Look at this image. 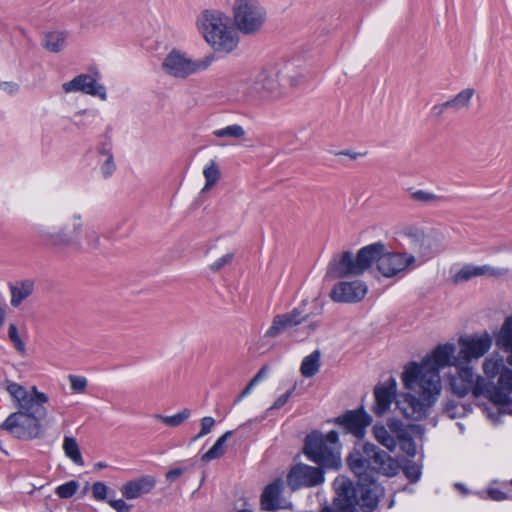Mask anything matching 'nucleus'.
I'll use <instances>...</instances> for the list:
<instances>
[{"label": "nucleus", "mask_w": 512, "mask_h": 512, "mask_svg": "<svg viewBox=\"0 0 512 512\" xmlns=\"http://www.w3.org/2000/svg\"><path fill=\"white\" fill-rule=\"evenodd\" d=\"M6 384V390L18 408L15 413L29 415L40 420L46 417L47 409L44 405L49 398L45 393L39 392L35 386L29 391L24 386L12 381H7Z\"/></svg>", "instance_id": "12"}, {"label": "nucleus", "mask_w": 512, "mask_h": 512, "mask_svg": "<svg viewBox=\"0 0 512 512\" xmlns=\"http://www.w3.org/2000/svg\"><path fill=\"white\" fill-rule=\"evenodd\" d=\"M0 90L13 95L19 90V85L16 82H0Z\"/></svg>", "instance_id": "52"}, {"label": "nucleus", "mask_w": 512, "mask_h": 512, "mask_svg": "<svg viewBox=\"0 0 512 512\" xmlns=\"http://www.w3.org/2000/svg\"><path fill=\"white\" fill-rule=\"evenodd\" d=\"M489 494L492 499L497 500V501L505 499V494L502 491L497 490V489L490 490Z\"/></svg>", "instance_id": "61"}, {"label": "nucleus", "mask_w": 512, "mask_h": 512, "mask_svg": "<svg viewBox=\"0 0 512 512\" xmlns=\"http://www.w3.org/2000/svg\"><path fill=\"white\" fill-rule=\"evenodd\" d=\"M509 273L507 268H496L489 265L471 266L466 265L462 267L454 276L455 283L468 281L474 277L481 275H489L494 277L505 276Z\"/></svg>", "instance_id": "23"}, {"label": "nucleus", "mask_w": 512, "mask_h": 512, "mask_svg": "<svg viewBox=\"0 0 512 512\" xmlns=\"http://www.w3.org/2000/svg\"><path fill=\"white\" fill-rule=\"evenodd\" d=\"M370 250L367 245L362 247L356 256L350 251L335 255L327 267L326 277L337 279L363 274L371 267Z\"/></svg>", "instance_id": "11"}, {"label": "nucleus", "mask_w": 512, "mask_h": 512, "mask_svg": "<svg viewBox=\"0 0 512 512\" xmlns=\"http://www.w3.org/2000/svg\"><path fill=\"white\" fill-rule=\"evenodd\" d=\"M65 93L82 92L91 96H97L102 100L107 97L106 89L99 84L96 78L90 74H80L72 80L62 84Z\"/></svg>", "instance_id": "17"}, {"label": "nucleus", "mask_w": 512, "mask_h": 512, "mask_svg": "<svg viewBox=\"0 0 512 512\" xmlns=\"http://www.w3.org/2000/svg\"><path fill=\"white\" fill-rule=\"evenodd\" d=\"M98 153L104 158L108 157V155H113L111 143L109 141L103 142L98 148Z\"/></svg>", "instance_id": "54"}, {"label": "nucleus", "mask_w": 512, "mask_h": 512, "mask_svg": "<svg viewBox=\"0 0 512 512\" xmlns=\"http://www.w3.org/2000/svg\"><path fill=\"white\" fill-rule=\"evenodd\" d=\"M190 415V410L185 408L181 412L172 416L156 414L154 417L169 427H177L183 424L190 417Z\"/></svg>", "instance_id": "36"}, {"label": "nucleus", "mask_w": 512, "mask_h": 512, "mask_svg": "<svg viewBox=\"0 0 512 512\" xmlns=\"http://www.w3.org/2000/svg\"><path fill=\"white\" fill-rule=\"evenodd\" d=\"M156 480L153 476L146 475L130 480L120 488L122 496L127 500L140 498L153 490Z\"/></svg>", "instance_id": "22"}, {"label": "nucleus", "mask_w": 512, "mask_h": 512, "mask_svg": "<svg viewBox=\"0 0 512 512\" xmlns=\"http://www.w3.org/2000/svg\"><path fill=\"white\" fill-rule=\"evenodd\" d=\"M71 388L75 392H83L87 386V380L84 377L80 376H69Z\"/></svg>", "instance_id": "49"}, {"label": "nucleus", "mask_w": 512, "mask_h": 512, "mask_svg": "<svg viewBox=\"0 0 512 512\" xmlns=\"http://www.w3.org/2000/svg\"><path fill=\"white\" fill-rule=\"evenodd\" d=\"M8 338L13 343L15 349L24 354L26 351V345L20 338L18 330L15 324H10L8 328Z\"/></svg>", "instance_id": "39"}, {"label": "nucleus", "mask_w": 512, "mask_h": 512, "mask_svg": "<svg viewBox=\"0 0 512 512\" xmlns=\"http://www.w3.org/2000/svg\"><path fill=\"white\" fill-rule=\"evenodd\" d=\"M404 442H405V446L407 445V447H404V449L406 450L407 454L410 455V456H414L415 453H416V447H415V444L413 443V441L411 440L410 436Z\"/></svg>", "instance_id": "56"}, {"label": "nucleus", "mask_w": 512, "mask_h": 512, "mask_svg": "<svg viewBox=\"0 0 512 512\" xmlns=\"http://www.w3.org/2000/svg\"><path fill=\"white\" fill-rule=\"evenodd\" d=\"M396 387L397 383L395 378L390 377L384 384L378 385L374 389V396H375V404L373 407V411L376 415L382 416L384 415L390 408L391 403L393 400H398L405 394L400 395L396 399ZM396 406H398L396 404ZM400 411H402L399 407H397ZM403 415L404 413L401 412Z\"/></svg>", "instance_id": "20"}, {"label": "nucleus", "mask_w": 512, "mask_h": 512, "mask_svg": "<svg viewBox=\"0 0 512 512\" xmlns=\"http://www.w3.org/2000/svg\"><path fill=\"white\" fill-rule=\"evenodd\" d=\"M63 450L65 455L76 465L83 466L84 460L79 449V445L74 437L65 436L63 440Z\"/></svg>", "instance_id": "33"}, {"label": "nucleus", "mask_w": 512, "mask_h": 512, "mask_svg": "<svg viewBox=\"0 0 512 512\" xmlns=\"http://www.w3.org/2000/svg\"><path fill=\"white\" fill-rule=\"evenodd\" d=\"M182 473H183V470L181 468H175V469L169 470L166 473V478H167V480L173 482L178 477H180L182 475Z\"/></svg>", "instance_id": "55"}, {"label": "nucleus", "mask_w": 512, "mask_h": 512, "mask_svg": "<svg viewBox=\"0 0 512 512\" xmlns=\"http://www.w3.org/2000/svg\"><path fill=\"white\" fill-rule=\"evenodd\" d=\"M283 78H284V83L285 84L288 82L291 87H295L296 85H298V83L300 82L302 77L301 76L285 77L283 75Z\"/></svg>", "instance_id": "60"}, {"label": "nucleus", "mask_w": 512, "mask_h": 512, "mask_svg": "<svg viewBox=\"0 0 512 512\" xmlns=\"http://www.w3.org/2000/svg\"><path fill=\"white\" fill-rule=\"evenodd\" d=\"M196 26L205 41L217 52L230 53L239 44V36L229 25V17L221 10L202 11L197 16Z\"/></svg>", "instance_id": "5"}, {"label": "nucleus", "mask_w": 512, "mask_h": 512, "mask_svg": "<svg viewBox=\"0 0 512 512\" xmlns=\"http://www.w3.org/2000/svg\"><path fill=\"white\" fill-rule=\"evenodd\" d=\"M283 481L276 479L266 486L261 495V505L264 510L273 511L280 507Z\"/></svg>", "instance_id": "24"}, {"label": "nucleus", "mask_w": 512, "mask_h": 512, "mask_svg": "<svg viewBox=\"0 0 512 512\" xmlns=\"http://www.w3.org/2000/svg\"><path fill=\"white\" fill-rule=\"evenodd\" d=\"M107 467V464L104 463V462H98L95 464V469H103V468H106Z\"/></svg>", "instance_id": "64"}, {"label": "nucleus", "mask_w": 512, "mask_h": 512, "mask_svg": "<svg viewBox=\"0 0 512 512\" xmlns=\"http://www.w3.org/2000/svg\"><path fill=\"white\" fill-rule=\"evenodd\" d=\"M337 155H345V156H348L349 158H351L352 160H356L360 156L365 155V153L353 152V151H350V150H344V151L338 152Z\"/></svg>", "instance_id": "59"}, {"label": "nucleus", "mask_w": 512, "mask_h": 512, "mask_svg": "<svg viewBox=\"0 0 512 512\" xmlns=\"http://www.w3.org/2000/svg\"><path fill=\"white\" fill-rule=\"evenodd\" d=\"M33 231L41 243L55 254L83 248L81 237L89 250L100 247V234L92 227L85 229L84 215L78 209H67L52 215L46 224H36Z\"/></svg>", "instance_id": "3"}, {"label": "nucleus", "mask_w": 512, "mask_h": 512, "mask_svg": "<svg viewBox=\"0 0 512 512\" xmlns=\"http://www.w3.org/2000/svg\"><path fill=\"white\" fill-rule=\"evenodd\" d=\"M203 176L205 178V185L202 188V193H205L212 189L217 182L220 180L221 172L218 164L215 160H211L203 170Z\"/></svg>", "instance_id": "31"}, {"label": "nucleus", "mask_w": 512, "mask_h": 512, "mask_svg": "<svg viewBox=\"0 0 512 512\" xmlns=\"http://www.w3.org/2000/svg\"><path fill=\"white\" fill-rule=\"evenodd\" d=\"M215 424V420L210 417H204L201 419V429L200 432L193 437L192 441H197L198 439L202 438L203 436L209 434Z\"/></svg>", "instance_id": "44"}, {"label": "nucleus", "mask_w": 512, "mask_h": 512, "mask_svg": "<svg viewBox=\"0 0 512 512\" xmlns=\"http://www.w3.org/2000/svg\"><path fill=\"white\" fill-rule=\"evenodd\" d=\"M371 249V266L376 263L379 273L386 278L403 276L415 267V259L407 251H388L382 242L368 245Z\"/></svg>", "instance_id": "10"}, {"label": "nucleus", "mask_w": 512, "mask_h": 512, "mask_svg": "<svg viewBox=\"0 0 512 512\" xmlns=\"http://www.w3.org/2000/svg\"><path fill=\"white\" fill-rule=\"evenodd\" d=\"M411 198L415 201L422 202V203H432L441 201L443 198L441 196L435 195L433 193L424 191V190H417L411 194Z\"/></svg>", "instance_id": "40"}, {"label": "nucleus", "mask_w": 512, "mask_h": 512, "mask_svg": "<svg viewBox=\"0 0 512 512\" xmlns=\"http://www.w3.org/2000/svg\"><path fill=\"white\" fill-rule=\"evenodd\" d=\"M234 99L241 103H253L258 100H277L287 94L283 75L277 70H263L253 79L239 82Z\"/></svg>", "instance_id": "6"}, {"label": "nucleus", "mask_w": 512, "mask_h": 512, "mask_svg": "<svg viewBox=\"0 0 512 512\" xmlns=\"http://www.w3.org/2000/svg\"><path fill=\"white\" fill-rule=\"evenodd\" d=\"M267 372H268V367L267 366H263L258 372L257 374L252 378V380L257 384L259 381H261L263 378L266 377L267 375Z\"/></svg>", "instance_id": "58"}, {"label": "nucleus", "mask_w": 512, "mask_h": 512, "mask_svg": "<svg viewBox=\"0 0 512 512\" xmlns=\"http://www.w3.org/2000/svg\"><path fill=\"white\" fill-rule=\"evenodd\" d=\"M340 449L336 431L326 435L314 431L306 436L303 452L310 461L322 468L338 469L341 466Z\"/></svg>", "instance_id": "8"}, {"label": "nucleus", "mask_w": 512, "mask_h": 512, "mask_svg": "<svg viewBox=\"0 0 512 512\" xmlns=\"http://www.w3.org/2000/svg\"><path fill=\"white\" fill-rule=\"evenodd\" d=\"M295 385L292 387L291 390L287 391L285 394L279 396L275 402L273 403V405L267 410V412L271 411V410H274V409H279L281 408L282 406H284L289 398L291 397L293 391L295 390Z\"/></svg>", "instance_id": "50"}, {"label": "nucleus", "mask_w": 512, "mask_h": 512, "mask_svg": "<svg viewBox=\"0 0 512 512\" xmlns=\"http://www.w3.org/2000/svg\"><path fill=\"white\" fill-rule=\"evenodd\" d=\"M78 488L79 483L75 480H71L58 486L55 493L62 499H68L77 492Z\"/></svg>", "instance_id": "38"}, {"label": "nucleus", "mask_w": 512, "mask_h": 512, "mask_svg": "<svg viewBox=\"0 0 512 512\" xmlns=\"http://www.w3.org/2000/svg\"><path fill=\"white\" fill-rule=\"evenodd\" d=\"M233 259H234V253H227V254L223 255L222 257H220L219 259H217L216 261H214L210 265V269L214 272H218L225 266L231 264Z\"/></svg>", "instance_id": "45"}, {"label": "nucleus", "mask_w": 512, "mask_h": 512, "mask_svg": "<svg viewBox=\"0 0 512 512\" xmlns=\"http://www.w3.org/2000/svg\"><path fill=\"white\" fill-rule=\"evenodd\" d=\"M460 350L455 359L470 365L473 359L481 358L491 347L492 337L484 332L480 335L474 334L459 338Z\"/></svg>", "instance_id": "14"}, {"label": "nucleus", "mask_w": 512, "mask_h": 512, "mask_svg": "<svg viewBox=\"0 0 512 512\" xmlns=\"http://www.w3.org/2000/svg\"><path fill=\"white\" fill-rule=\"evenodd\" d=\"M161 68L163 72L173 78L185 79L191 74L190 58L180 50H171L164 58Z\"/></svg>", "instance_id": "18"}, {"label": "nucleus", "mask_w": 512, "mask_h": 512, "mask_svg": "<svg viewBox=\"0 0 512 512\" xmlns=\"http://www.w3.org/2000/svg\"><path fill=\"white\" fill-rule=\"evenodd\" d=\"M320 351L315 350L310 355L306 356L300 367L301 374L306 377H312L314 376L320 368Z\"/></svg>", "instance_id": "32"}, {"label": "nucleus", "mask_w": 512, "mask_h": 512, "mask_svg": "<svg viewBox=\"0 0 512 512\" xmlns=\"http://www.w3.org/2000/svg\"><path fill=\"white\" fill-rule=\"evenodd\" d=\"M288 485L292 490L302 487H313L324 482L322 467H313L306 464H297L287 476Z\"/></svg>", "instance_id": "15"}, {"label": "nucleus", "mask_w": 512, "mask_h": 512, "mask_svg": "<svg viewBox=\"0 0 512 512\" xmlns=\"http://www.w3.org/2000/svg\"><path fill=\"white\" fill-rule=\"evenodd\" d=\"M232 17L233 25L239 33L255 36L264 30L268 12L261 0H234Z\"/></svg>", "instance_id": "9"}, {"label": "nucleus", "mask_w": 512, "mask_h": 512, "mask_svg": "<svg viewBox=\"0 0 512 512\" xmlns=\"http://www.w3.org/2000/svg\"><path fill=\"white\" fill-rule=\"evenodd\" d=\"M455 374L449 376V384L453 394L462 398L472 393L475 398L484 396L496 405L497 414L512 415V370L503 371L493 384L480 376H476L473 368L466 363L454 359Z\"/></svg>", "instance_id": "4"}, {"label": "nucleus", "mask_w": 512, "mask_h": 512, "mask_svg": "<svg viewBox=\"0 0 512 512\" xmlns=\"http://www.w3.org/2000/svg\"><path fill=\"white\" fill-rule=\"evenodd\" d=\"M371 417L363 410L348 411L336 418V423L341 425L347 433H352L357 438H362L365 428L370 425Z\"/></svg>", "instance_id": "21"}, {"label": "nucleus", "mask_w": 512, "mask_h": 512, "mask_svg": "<svg viewBox=\"0 0 512 512\" xmlns=\"http://www.w3.org/2000/svg\"><path fill=\"white\" fill-rule=\"evenodd\" d=\"M384 425L376 424L373 427V434L375 439L389 451H394L397 446V440L392 436Z\"/></svg>", "instance_id": "34"}, {"label": "nucleus", "mask_w": 512, "mask_h": 512, "mask_svg": "<svg viewBox=\"0 0 512 512\" xmlns=\"http://www.w3.org/2000/svg\"><path fill=\"white\" fill-rule=\"evenodd\" d=\"M213 61H214L213 55H207L198 60L190 59L191 74H195L199 71H203V70L207 69L212 64Z\"/></svg>", "instance_id": "41"}, {"label": "nucleus", "mask_w": 512, "mask_h": 512, "mask_svg": "<svg viewBox=\"0 0 512 512\" xmlns=\"http://www.w3.org/2000/svg\"><path fill=\"white\" fill-rule=\"evenodd\" d=\"M309 316L310 314L305 313L302 306L296 307L288 313L276 315L273 318L270 328L266 331L265 336L275 338L308 320Z\"/></svg>", "instance_id": "16"}, {"label": "nucleus", "mask_w": 512, "mask_h": 512, "mask_svg": "<svg viewBox=\"0 0 512 512\" xmlns=\"http://www.w3.org/2000/svg\"><path fill=\"white\" fill-rule=\"evenodd\" d=\"M464 411L463 406H459L454 401H448L445 404L444 413L451 419L459 417Z\"/></svg>", "instance_id": "46"}, {"label": "nucleus", "mask_w": 512, "mask_h": 512, "mask_svg": "<svg viewBox=\"0 0 512 512\" xmlns=\"http://www.w3.org/2000/svg\"><path fill=\"white\" fill-rule=\"evenodd\" d=\"M116 169V165L114 163L113 155H108V157L104 158L103 163L101 164V172L104 177L111 176Z\"/></svg>", "instance_id": "48"}, {"label": "nucleus", "mask_w": 512, "mask_h": 512, "mask_svg": "<svg viewBox=\"0 0 512 512\" xmlns=\"http://www.w3.org/2000/svg\"><path fill=\"white\" fill-rule=\"evenodd\" d=\"M108 487L104 482H95L92 485L93 497L98 501H104L107 497Z\"/></svg>", "instance_id": "47"}, {"label": "nucleus", "mask_w": 512, "mask_h": 512, "mask_svg": "<svg viewBox=\"0 0 512 512\" xmlns=\"http://www.w3.org/2000/svg\"><path fill=\"white\" fill-rule=\"evenodd\" d=\"M35 290V282L32 279H25L17 282L15 285H10L11 299L10 304L12 307H19L23 301L29 298Z\"/></svg>", "instance_id": "26"}, {"label": "nucleus", "mask_w": 512, "mask_h": 512, "mask_svg": "<svg viewBox=\"0 0 512 512\" xmlns=\"http://www.w3.org/2000/svg\"><path fill=\"white\" fill-rule=\"evenodd\" d=\"M232 431H226L220 436L214 445L202 455L201 460L203 462H210L211 460L222 457L225 453V443L232 436Z\"/></svg>", "instance_id": "30"}, {"label": "nucleus", "mask_w": 512, "mask_h": 512, "mask_svg": "<svg viewBox=\"0 0 512 512\" xmlns=\"http://www.w3.org/2000/svg\"><path fill=\"white\" fill-rule=\"evenodd\" d=\"M389 430L395 434V438L400 441H406L408 439L409 432L401 420L390 419L387 423Z\"/></svg>", "instance_id": "37"}, {"label": "nucleus", "mask_w": 512, "mask_h": 512, "mask_svg": "<svg viewBox=\"0 0 512 512\" xmlns=\"http://www.w3.org/2000/svg\"><path fill=\"white\" fill-rule=\"evenodd\" d=\"M85 116L93 118L94 114L90 113L88 110H80L74 114V117L71 119V121L78 129H83L90 124V121H88Z\"/></svg>", "instance_id": "43"}, {"label": "nucleus", "mask_w": 512, "mask_h": 512, "mask_svg": "<svg viewBox=\"0 0 512 512\" xmlns=\"http://www.w3.org/2000/svg\"><path fill=\"white\" fill-rule=\"evenodd\" d=\"M255 385H256V383L251 379L250 382L248 383V385L245 387V389L239 395L237 402L241 401L245 396H247L252 391V389L254 388Z\"/></svg>", "instance_id": "57"}, {"label": "nucleus", "mask_w": 512, "mask_h": 512, "mask_svg": "<svg viewBox=\"0 0 512 512\" xmlns=\"http://www.w3.org/2000/svg\"><path fill=\"white\" fill-rule=\"evenodd\" d=\"M456 346L452 343L438 345L432 353L418 364L405 367L402 380L410 392L397 400L398 407L405 417L421 420L428 415L441 391V368L453 366Z\"/></svg>", "instance_id": "2"}, {"label": "nucleus", "mask_w": 512, "mask_h": 512, "mask_svg": "<svg viewBox=\"0 0 512 512\" xmlns=\"http://www.w3.org/2000/svg\"><path fill=\"white\" fill-rule=\"evenodd\" d=\"M246 134L244 127L239 124L228 125L212 132V135L216 138L229 140H243Z\"/></svg>", "instance_id": "28"}, {"label": "nucleus", "mask_w": 512, "mask_h": 512, "mask_svg": "<svg viewBox=\"0 0 512 512\" xmlns=\"http://www.w3.org/2000/svg\"><path fill=\"white\" fill-rule=\"evenodd\" d=\"M404 474L411 482H417L421 476V467L415 462H407L403 468Z\"/></svg>", "instance_id": "42"}, {"label": "nucleus", "mask_w": 512, "mask_h": 512, "mask_svg": "<svg viewBox=\"0 0 512 512\" xmlns=\"http://www.w3.org/2000/svg\"><path fill=\"white\" fill-rule=\"evenodd\" d=\"M403 246L409 250L408 256L415 259V267H418L443 249L444 236L435 230H424L417 226H407L401 231Z\"/></svg>", "instance_id": "7"}, {"label": "nucleus", "mask_w": 512, "mask_h": 512, "mask_svg": "<svg viewBox=\"0 0 512 512\" xmlns=\"http://www.w3.org/2000/svg\"><path fill=\"white\" fill-rule=\"evenodd\" d=\"M483 370L487 377L493 378L498 374L500 377L503 371H507L508 369L504 366L502 358L490 357L484 361Z\"/></svg>", "instance_id": "35"}, {"label": "nucleus", "mask_w": 512, "mask_h": 512, "mask_svg": "<svg viewBox=\"0 0 512 512\" xmlns=\"http://www.w3.org/2000/svg\"><path fill=\"white\" fill-rule=\"evenodd\" d=\"M367 293V286L364 282L355 280L352 282H339L331 290L330 296L336 302H358Z\"/></svg>", "instance_id": "19"}, {"label": "nucleus", "mask_w": 512, "mask_h": 512, "mask_svg": "<svg viewBox=\"0 0 512 512\" xmlns=\"http://www.w3.org/2000/svg\"><path fill=\"white\" fill-rule=\"evenodd\" d=\"M66 35L63 32L54 31L45 33L43 36V47L53 53L60 52L65 46Z\"/></svg>", "instance_id": "29"}, {"label": "nucleus", "mask_w": 512, "mask_h": 512, "mask_svg": "<svg viewBox=\"0 0 512 512\" xmlns=\"http://www.w3.org/2000/svg\"><path fill=\"white\" fill-rule=\"evenodd\" d=\"M40 419L21 413H11L0 428L8 431L13 437L31 440L41 435Z\"/></svg>", "instance_id": "13"}, {"label": "nucleus", "mask_w": 512, "mask_h": 512, "mask_svg": "<svg viewBox=\"0 0 512 512\" xmlns=\"http://www.w3.org/2000/svg\"><path fill=\"white\" fill-rule=\"evenodd\" d=\"M351 471L358 477L356 485L345 477L338 476L333 483L337 498L334 501L338 512H357L360 507L364 512L373 511L379 501L380 486L375 473L395 476L399 462L375 444L366 442L361 449H355L347 458Z\"/></svg>", "instance_id": "1"}, {"label": "nucleus", "mask_w": 512, "mask_h": 512, "mask_svg": "<svg viewBox=\"0 0 512 512\" xmlns=\"http://www.w3.org/2000/svg\"><path fill=\"white\" fill-rule=\"evenodd\" d=\"M495 344L508 354L507 363L512 365V315L504 320L500 330L495 335Z\"/></svg>", "instance_id": "25"}, {"label": "nucleus", "mask_w": 512, "mask_h": 512, "mask_svg": "<svg viewBox=\"0 0 512 512\" xmlns=\"http://www.w3.org/2000/svg\"><path fill=\"white\" fill-rule=\"evenodd\" d=\"M264 419H265V415L260 416V417H256V418H254V419H250V420H248L246 423H244V424L242 425V427H245V426L251 425L252 423H260V422H262Z\"/></svg>", "instance_id": "62"}, {"label": "nucleus", "mask_w": 512, "mask_h": 512, "mask_svg": "<svg viewBox=\"0 0 512 512\" xmlns=\"http://www.w3.org/2000/svg\"><path fill=\"white\" fill-rule=\"evenodd\" d=\"M108 504L117 512H130L132 505L126 503L123 499L109 500Z\"/></svg>", "instance_id": "51"}, {"label": "nucleus", "mask_w": 512, "mask_h": 512, "mask_svg": "<svg viewBox=\"0 0 512 512\" xmlns=\"http://www.w3.org/2000/svg\"><path fill=\"white\" fill-rule=\"evenodd\" d=\"M5 320V310L0 307V327L3 325Z\"/></svg>", "instance_id": "63"}, {"label": "nucleus", "mask_w": 512, "mask_h": 512, "mask_svg": "<svg viewBox=\"0 0 512 512\" xmlns=\"http://www.w3.org/2000/svg\"><path fill=\"white\" fill-rule=\"evenodd\" d=\"M447 109H450L449 108V105H448V102H444L442 104H437V105H434L431 109V112H432V115L435 116V117H440L441 115H443V113L447 110Z\"/></svg>", "instance_id": "53"}, {"label": "nucleus", "mask_w": 512, "mask_h": 512, "mask_svg": "<svg viewBox=\"0 0 512 512\" xmlns=\"http://www.w3.org/2000/svg\"><path fill=\"white\" fill-rule=\"evenodd\" d=\"M474 94L475 90L473 88H466L460 91L453 98L447 100L449 108L455 113L464 109H468Z\"/></svg>", "instance_id": "27"}]
</instances>
